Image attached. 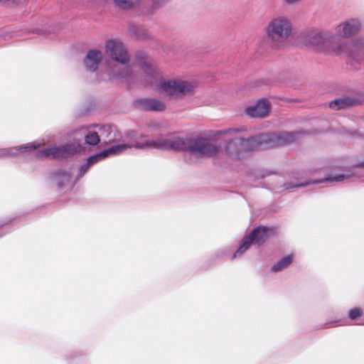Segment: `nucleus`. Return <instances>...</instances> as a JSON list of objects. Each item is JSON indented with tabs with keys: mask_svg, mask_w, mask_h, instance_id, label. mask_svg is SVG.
Returning a JSON list of instances; mask_svg holds the SVG:
<instances>
[{
	"mask_svg": "<svg viewBox=\"0 0 364 364\" xmlns=\"http://www.w3.org/2000/svg\"><path fill=\"white\" fill-rule=\"evenodd\" d=\"M141 139L142 136H139L134 132L127 133L124 137L122 143L104 150L106 157L111 154H119L130 148L184 150L188 151L191 156L196 159L213 156L219 151V148L216 145L210 144L204 138L191 139L168 134L155 139H146L144 141H141Z\"/></svg>",
	"mask_w": 364,
	"mask_h": 364,
	"instance_id": "f257e3e1",
	"label": "nucleus"
},
{
	"mask_svg": "<svg viewBox=\"0 0 364 364\" xmlns=\"http://www.w3.org/2000/svg\"><path fill=\"white\" fill-rule=\"evenodd\" d=\"M301 134L298 132H279L265 133L247 139H235L226 144L225 152L230 158L241 159L257 149H268L291 144L299 139Z\"/></svg>",
	"mask_w": 364,
	"mask_h": 364,
	"instance_id": "f03ea898",
	"label": "nucleus"
},
{
	"mask_svg": "<svg viewBox=\"0 0 364 364\" xmlns=\"http://www.w3.org/2000/svg\"><path fill=\"white\" fill-rule=\"evenodd\" d=\"M106 54L117 64L111 66L108 72L110 78L120 79L127 82L141 80L143 76L141 65L151 63L146 58L139 60L130 64V55L124 43L118 39L112 38L105 43Z\"/></svg>",
	"mask_w": 364,
	"mask_h": 364,
	"instance_id": "7ed1b4c3",
	"label": "nucleus"
},
{
	"mask_svg": "<svg viewBox=\"0 0 364 364\" xmlns=\"http://www.w3.org/2000/svg\"><path fill=\"white\" fill-rule=\"evenodd\" d=\"M143 76L141 81L151 87H159L166 95L178 97L181 95L191 94L193 86L188 82L181 80L162 81L161 73L153 63H144L141 65Z\"/></svg>",
	"mask_w": 364,
	"mask_h": 364,
	"instance_id": "20e7f679",
	"label": "nucleus"
},
{
	"mask_svg": "<svg viewBox=\"0 0 364 364\" xmlns=\"http://www.w3.org/2000/svg\"><path fill=\"white\" fill-rule=\"evenodd\" d=\"M298 42L316 50H333L338 54H348L353 58H359L364 56L363 44L355 45L351 50L349 49L348 45L344 43L334 47L332 45L331 38L324 36L320 32L309 31L299 33Z\"/></svg>",
	"mask_w": 364,
	"mask_h": 364,
	"instance_id": "39448f33",
	"label": "nucleus"
},
{
	"mask_svg": "<svg viewBox=\"0 0 364 364\" xmlns=\"http://www.w3.org/2000/svg\"><path fill=\"white\" fill-rule=\"evenodd\" d=\"M267 33L275 46L284 43L290 36L297 41L299 37V32L293 31L291 24H269Z\"/></svg>",
	"mask_w": 364,
	"mask_h": 364,
	"instance_id": "423d86ee",
	"label": "nucleus"
},
{
	"mask_svg": "<svg viewBox=\"0 0 364 364\" xmlns=\"http://www.w3.org/2000/svg\"><path fill=\"white\" fill-rule=\"evenodd\" d=\"M79 144H68L60 146L48 147L40 150L37 156L38 158L49 159H61L73 156L80 150Z\"/></svg>",
	"mask_w": 364,
	"mask_h": 364,
	"instance_id": "0eeeda50",
	"label": "nucleus"
},
{
	"mask_svg": "<svg viewBox=\"0 0 364 364\" xmlns=\"http://www.w3.org/2000/svg\"><path fill=\"white\" fill-rule=\"evenodd\" d=\"M274 234V230L266 227H259L255 228L250 235L245 238L242 244L238 248L236 252L232 255L233 258L241 255L245 252L252 243L260 245L263 243L266 239L271 235Z\"/></svg>",
	"mask_w": 364,
	"mask_h": 364,
	"instance_id": "6e6552de",
	"label": "nucleus"
},
{
	"mask_svg": "<svg viewBox=\"0 0 364 364\" xmlns=\"http://www.w3.org/2000/svg\"><path fill=\"white\" fill-rule=\"evenodd\" d=\"M270 104L264 99L259 100L255 104L245 108V114L252 118H264L269 115Z\"/></svg>",
	"mask_w": 364,
	"mask_h": 364,
	"instance_id": "1a4fd4ad",
	"label": "nucleus"
},
{
	"mask_svg": "<svg viewBox=\"0 0 364 364\" xmlns=\"http://www.w3.org/2000/svg\"><path fill=\"white\" fill-rule=\"evenodd\" d=\"M134 106L139 109L149 111H163L166 108V105L164 102L152 98L135 100Z\"/></svg>",
	"mask_w": 364,
	"mask_h": 364,
	"instance_id": "9d476101",
	"label": "nucleus"
},
{
	"mask_svg": "<svg viewBox=\"0 0 364 364\" xmlns=\"http://www.w3.org/2000/svg\"><path fill=\"white\" fill-rule=\"evenodd\" d=\"M102 52L98 50H90L84 60L87 69L91 71L96 70L102 60Z\"/></svg>",
	"mask_w": 364,
	"mask_h": 364,
	"instance_id": "9b49d317",
	"label": "nucleus"
},
{
	"mask_svg": "<svg viewBox=\"0 0 364 364\" xmlns=\"http://www.w3.org/2000/svg\"><path fill=\"white\" fill-rule=\"evenodd\" d=\"M359 29V24H338L336 27V31L343 37L355 35Z\"/></svg>",
	"mask_w": 364,
	"mask_h": 364,
	"instance_id": "f8f14e48",
	"label": "nucleus"
},
{
	"mask_svg": "<svg viewBox=\"0 0 364 364\" xmlns=\"http://www.w3.org/2000/svg\"><path fill=\"white\" fill-rule=\"evenodd\" d=\"M355 100L349 97L338 98L329 103V107L333 109H339L352 106L355 104Z\"/></svg>",
	"mask_w": 364,
	"mask_h": 364,
	"instance_id": "ddd939ff",
	"label": "nucleus"
},
{
	"mask_svg": "<svg viewBox=\"0 0 364 364\" xmlns=\"http://www.w3.org/2000/svg\"><path fill=\"white\" fill-rule=\"evenodd\" d=\"M117 6L122 9H129L141 5L145 0H114Z\"/></svg>",
	"mask_w": 364,
	"mask_h": 364,
	"instance_id": "4468645a",
	"label": "nucleus"
},
{
	"mask_svg": "<svg viewBox=\"0 0 364 364\" xmlns=\"http://www.w3.org/2000/svg\"><path fill=\"white\" fill-rule=\"evenodd\" d=\"M105 157L106 154L104 152V151L96 155L90 156L87 159V164L81 166V171H82V174H84L92 165L97 163L100 160L105 159Z\"/></svg>",
	"mask_w": 364,
	"mask_h": 364,
	"instance_id": "2eb2a0df",
	"label": "nucleus"
},
{
	"mask_svg": "<svg viewBox=\"0 0 364 364\" xmlns=\"http://www.w3.org/2000/svg\"><path fill=\"white\" fill-rule=\"evenodd\" d=\"M292 262L291 255L286 256L272 267V272H279L287 267Z\"/></svg>",
	"mask_w": 364,
	"mask_h": 364,
	"instance_id": "dca6fc26",
	"label": "nucleus"
},
{
	"mask_svg": "<svg viewBox=\"0 0 364 364\" xmlns=\"http://www.w3.org/2000/svg\"><path fill=\"white\" fill-rule=\"evenodd\" d=\"M70 176L65 171H60L55 176V183L58 186L62 187L69 183Z\"/></svg>",
	"mask_w": 364,
	"mask_h": 364,
	"instance_id": "f3484780",
	"label": "nucleus"
},
{
	"mask_svg": "<svg viewBox=\"0 0 364 364\" xmlns=\"http://www.w3.org/2000/svg\"><path fill=\"white\" fill-rule=\"evenodd\" d=\"M85 142L89 145H96L100 141V136L96 132L89 131L85 134Z\"/></svg>",
	"mask_w": 364,
	"mask_h": 364,
	"instance_id": "a211bd4d",
	"label": "nucleus"
},
{
	"mask_svg": "<svg viewBox=\"0 0 364 364\" xmlns=\"http://www.w3.org/2000/svg\"><path fill=\"white\" fill-rule=\"evenodd\" d=\"M38 146H39V144H37V145L35 144V145H32L31 146H20L19 148H13L11 150L4 151V153L1 154V155L14 156L15 154H16L17 151H21V150L26 151L27 149H36Z\"/></svg>",
	"mask_w": 364,
	"mask_h": 364,
	"instance_id": "6ab92c4d",
	"label": "nucleus"
},
{
	"mask_svg": "<svg viewBox=\"0 0 364 364\" xmlns=\"http://www.w3.org/2000/svg\"><path fill=\"white\" fill-rule=\"evenodd\" d=\"M166 1L167 0H152L150 5L151 9L149 11L151 13L154 12L156 9L164 6Z\"/></svg>",
	"mask_w": 364,
	"mask_h": 364,
	"instance_id": "aec40b11",
	"label": "nucleus"
},
{
	"mask_svg": "<svg viewBox=\"0 0 364 364\" xmlns=\"http://www.w3.org/2000/svg\"><path fill=\"white\" fill-rule=\"evenodd\" d=\"M240 129H225L223 130L218 131L216 134L218 135H229V136H235L236 133L240 132Z\"/></svg>",
	"mask_w": 364,
	"mask_h": 364,
	"instance_id": "412c9836",
	"label": "nucleus"
},
{
	"mask_svg": "<svg viewBox=\"0 0 364 364\" xmlns=\"http://www.w3.org/2000/svg\"><path fill=\"white\" fill-rule=\"evenodd\" d=\"M360 316H361V310L360 309L355 308V309H351L349 311V317L353 320L357 318L358 317H359Z\"/></svg>",
	"mask_w": 364,
	"mask_h": 364,
	"instance_id": "4be33fe9",
	"label": "nucleus"
},
{
	"mask_svg": "<svg viewBox=\"0 0 364 364\" xmlns=\"http://www.w3.org/2000/svg\"><path fill=\"white\" fill-rule=\"evenodd\" d=\"M348 177V176H346V175H338V176H328L326 178V181H341L342 180H343L344 178Z\"/></svg>",
	"mask_w": 364,
	"mask_h": 364,
	"instance_id": "5701e85b",
	"label": "nucleus"
},
{
	"mask_svg": "<svg viewBox=\"0 0 364 364\" xmlns=\"http://www.w3.org/2000/svg\"><path fill=\"white\" fill-rule=\"evenodd\" d=\"M307 184H309V183H287V184H285V188L287 189H288V188H295V187L304 186H306Z\"/></svg>",
	"mask_w": 364,
	"mask_h": 364,
	"instance_id": "b1692460",
	"label": "nucleus"
},
{
	"mask_svg": "<svg viewBox=\"0 0 364 364\" xmlns=\"http://www.w3.org/2000/svg\"><path fill=\"white\" fill-rule=\"evenodd\" d=\"M28 0H0V2L4 3V4L5 3H11V4H16L20 2H26Z\"/></svg>",
	"mask_w": 364,
	"mask_h": 364,
	"instance_id": "393cba45",
	"label": "nucleus"
},
{
	"mask_svg": "<svg viewBox=\"0 0 364 364\" xmlns=\"http://www.w3.org/2000/svg\"><path fill=\"white\" fill-rule=\"evenodd\" d=\"M102 129L105 131L109 130L111 132V127H109V125H106L103 127Z\"/></svg>",
	"mask_w": 364,
	"mask_h": 364,
	"instance_id": "a878e982",
	"label": "nucleus"
},
{
	"mask_svg": "<svg viewBox=\"0 0 364 364\" xmlns=\"http://www.w3.org/2000/svg\"><path fill=\"white\" fill-rule=\"evenodd\" d=\"M137 36L139 38H141L148 37V36L146 33H143L141 35L138 34Z\"/></svg>",
	"mask_w": 364,
	"mask_h": 364,
	"instance_id": "bb28decb",
	"label": "nucleus"
},
{
	"mask_svg": "<svg viewBox=\"0 0 364 364\" xmlns=\"http://www.w3.org/2000/svg\"><path fill=\"white\" fill-rule=\"evenodd\" d=\"M279 23H287V21L286 19H281V20H279Z\"/></svg>",
	"mask_w": 364,
	"mask_h": 364,
	"instance_id": "cd10ccee",
	"label": "nucleus"
},
{
	"mask_svg": "<svg viewBox=\"0 0 364 364\" xmlns=\"http://www.w3.org/2000/svg\"><path fill=\"white\" fill-rule=\"evenodd\" d=\"M359 166L364 167V162H362L359 164Z\"/></svg>",
	"mask_w": 364,
	"mask_h": 364,
	"instance_id": "c85d7f7f",
	"label": "nucleus"
}]
</instances>
